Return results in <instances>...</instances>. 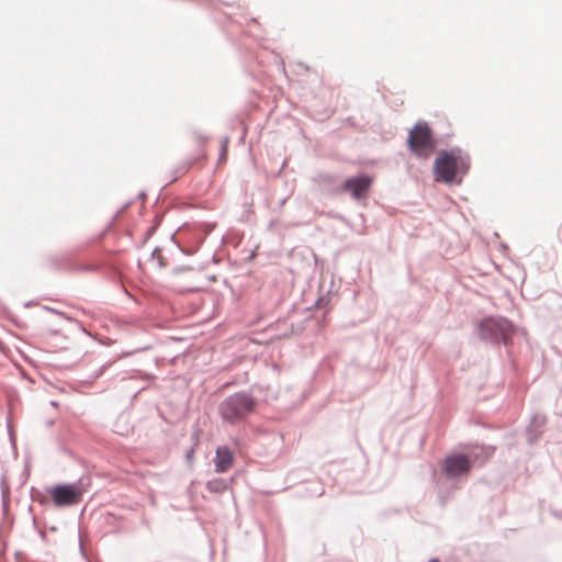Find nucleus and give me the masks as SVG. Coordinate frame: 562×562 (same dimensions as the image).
Masks as SVG:
<instances>
[{"label": "nucleus", "instance_id": "obj_7", "mask_svg": "<svg viewBox=\"0 0 562 562\" xmlns=\"http://www.w3.org/2000/svg\"><path fill=\"white\" fill-rule=\"evenodd\" d=\"M470 460L464 454L450 456L446 459L445 471L450 476H459L470 471Z\"/></svg>", "mask_w": 562, "mask_h": 562}, {"label": "nucleus", "instance_id": "obj_10", "mask_svg": "<svg viewBox=\"0 0 562 562\" xmlns=\"http://www.w3.org/2000/svg\"><path fill=\"white\" fill-rule=\"evenodd\" d=\"M203 159H205V153L203 148H201L199 154L186 166V171H188L193 164H196L198 161Z\"/></svg>", "mask_w": 562, "mask_h": 562}, {"label": "nucleus", "instance_id": "obj_5", "mask_svg": "<svg viewBox=\"0 0 562 562\" xmlns=\"http://www.w3.org/2000/svg\"><path fill=\"white\" fill-rule=\"evenodd\" d=\"M510 327L509 322L504 318H486L481 323L483 335L486 336V333H488L495 339H498V337L505 339L510 331Z\"/></svg>", "mask_w": 562, "mask_h": 562}, {"label": "nucleus", "instance_id": "obj_6", "mask_svg": "<svg viewBox=\"0 0 562 562\" xmlns=\"http://www.w3.org/2000/svg\"><path fill=\"white\" fill-rule=\"evenodd\" d=\"M372 183L369 176H359L347 179L344 183V190L349 192L353 198L361 199L367 195Z\"/></svg>", "mask_w": 562, "mask_h": 562}, {"label": "nucleus", "instance_id": "obj_3", "mask_svg": "<svg viewBox=\"0 0 562 562\" xmlns=\"http://www.w3.org/2000/svg\"><path fill=\"white\" fill-rule=\"evenodd\" d=\"M409 149L417 156L428 158L436 146L432 133L427 123H417L408 135Z\"/></svg>", "mask_w": 562, "mask_h": 562}, {"label": "nucleus", "instance_id": "obj_12", "mask_svg": "<svg viewBox=\"0 0 562 562\" xmlns=\"http://www.w3.org/2000/svg\"><path fill=\"white\" fill-rule=\"evenodd\" d=\"M429 562H440L438 559H431Z\"/></svg>", "mask_w": 562, "mask_h": 562}, {"label": "nucleus", "instance_id": "obj_11", "mask_svg": "<svg viewBox=\"0 0 562 562\" xmlns=\"http://www.w3.org/2000/svg\"><path fill=\"white\" fill-rule=\"evenodd\" d=\"M192 454H193V451H191V452L188 454L189 460H191V459H192Z\"/></svg>", "mask_w": 562, "mask_h": 562}, {"label": "nucleus", "instance_id": "obj_2", "mask_svg": "<svg viewBox=\"0 0 562 562\" xmlns=\"http://www.w3.org/2000/svg\"><path fill=\"white\" fill-rule=\"evenodd\" d=\"M255 400L246 393H235L225 398L220 405L221 417L231 424L245 419L255 411Z\"/></svg>", "mask_w": 562, "mask_h": 562}, {"label": "nucleus", "instance_id": "obj_4", "mask_svg": "<svg viewBox=\"0 0 562 562\" xmlns=\"http://www.w3.org/2000/svg\"><path fill=\"white\" fill-rule=\"evenodd\" d=\"M49 494L57 506H69L78 504L82 499V490L77 485H57Z\"/></svg>", "mask_w": 562, "mask_h": 562}, {"label": "nucleus", "instance_id": "obj_9", "mask_svg": "<svg viewBox=\"0 0 562 562\" xmlns=\"http://www.w3.org/2000/svg\"><path fill=\"white\" fill-rule=\"evenodd\" d=\"M207 490L213 493H222L227 488V484L224 480L216 479L207 482Z\"/></svg>", "mask_w": 562, "mask_h": 562}, {"label": "nucleus", "instance_id": "obj_1", "mask_svg": "<svg viewBox=\"0 0 562 562\" xmlns=\"http://www.w3.org/2000/svg\"><path fill=\"white\" fill-rule=\"evenodd\" d=\"M469 160L459 155L448 151H441L434 162L435 180L452 183L460 182L457 180L458 173H465L469 169Z\"/></svg>", "mask_w": 562, "mask_h": 562}, {"label": "nucleus", "instance_id": "obj_8", "mask_svg": "<svg viewBox=\"0 0 562 562\" xmlns=\"http://www.w3.org/2000/svg\"><path fill=\"white\" fill-rule=\"evenodd\" d=\"M233 463V452L227 447H218L214 459L215 471L217 473H225L232 468Z\"/></svg>", "mask_w": 562, "mask_h": 562}]
</instances>
